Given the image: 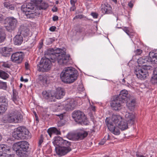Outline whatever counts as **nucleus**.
Masks as SVG:
<instances>
[{
    "instance_id": "nucleus-30",
    "label": "nucleus",
    "mask_w": 157,
    "mask_h": 157,
    "mask_svg": "<svg viewBox=\"0 0 157 157\" xmlns=\"http://www.w3.org/2000/svg\"><path fill=\"white\" fill-rule=\"evenodd\" d=\"M8 101L7 99L4 97H0V105L3 107H5V109H7Z\"/></svg>"
},
{
    "instance_id": "nucleus-56",
    "label": "nucleus",
    "mask_w": 157,
    "mask_h": 157,
    "mask_svg": "<svg viewBox=\"0 0 157 157\" xmlns=\"http://www.w3.org/2000/svg\"><path fill=\"white\" fill-rule=\"evenodd\" d=\"M42 0H34V2L37 4H41Z\"/></svg>"
},
{
    "instance_id": "nucleus-15",
    "label": "nucleus",
    "mask_w": 157,
    "mask_h": 157,
    "mask_svg": "<svg viewBox=\"0 0 157 157\" xmlns=\"http://www.w3.org/2000/svg\"><path fill=\"white\" fill-rule=\"evenodd\" d=\"M123 103L121 100L115 98L111 102L110 106L113 110L115 111H119L121 109V103Z\"/></svg>"
},
{
    "instance_id": "nucleus-36",
    "label": "nucleus",
    "mask_w": 157,
    "mask_h": 157,
    "mask_svg": "<svg viewBox=\"0 0 157 157\" xmlns=\"http://www.w3.org/2000/svg\"><path fill=\"white\" fill-rule=\"evenodd\" d=\"M18 97L17 93L16 92L13 91V94L12 96V99L13 101L15 103H17V99Z\"/></svg>"
},
{
    "instance_id": "nucleus-63",
    "label": "nucleus",
    "mask_w": 157,
    "mask_h": 157,
    "mask_svg": "<svg viewBox=\"0 0 157 157\" xmlns=\"http://www.w3.org/2000/svg\"><path fill=\"white\" fill-rule=\"evenodd\" d=\"M58 116H60V119H63V114H60V115H57Z\"/></svg>"
},
{
    "instance_id": "nucleus-45",
    "label": "nucleus",
    "mask_w": 157,
    "mask_h": 157,
    "mask_svg": "<svg viewBox=\"0 0 157 157\" xmlns=\"http://www.w3.org/2000/svg\"><path fill=\"white\" fill-rule=\"evenodd\" d=\"M83 17L84 15L83 14L78 15L75 16L73 18V19L75 20L78 18L81 19Z\"/></svg>"
},
{
    "instance_id": "nucleus-54",
    "label": "nucleus",
    "mask_w": 157,
    "mask_h": 157,
    "mask_svg": "<svg viewBox=\"0 0 157 157\" xmlns=\"http://www.w3.org/2000/svg\"><path fill=\"white\" fill-rule=\"evenodd\" d=\"M25 67L26 69L28 70L29 68V65L27 62L25 63Z\"/></svg>"
},
{
    "instance_id": "nucleus-43",
    "label": "nucleus",
    "mask_w": 157,
    "mask_h": 157,
    "mask_svg": "<svg viewBox=\"0 0 157 157\" xmlns=\"http://www.w3.org/2000/svg\"><path fill=\"white\" fill-rule=\"evenodd\" d=\"M136 56L140 55L142 52V50L140 49H137L134 52Z\"/></svg>"
},
{
    "instance_id": "nucleus-39",
    "label": "nucleus",
    "mask_w": 157,
    "mask_h": 157,
    "mask_svg": "<svg viewBox=\"0 0 157 157\" xmlns=\"http://www.w3.org/2000/svg\"><path fill=\"white\" fill-rule=\"evenodd\" d=\"M54 53L53 49L52 48H49L45 52V56H48L49 57L52 54Z\"/></svg>"
},
{
    "instance_id": "nucleus-19",
    "label": "nucleus",
    "mask_w": 157,
    "mask_h": 157,
    "mask_svg": "<svg viewBox=\"0 0 157 157\" xmlns=\"http://www.w3.org/2000/svg\"><path fill=\"white\" fill-rule=\"evenodd\" d=\"M125 117L128 125L131 126L135 123V116L132 113L126 112Z\"/></svg>"
},
{
    "instance_id": "nucleus-59",
    "label": "nucleus",
    "mask_w": 157,
    "mask_h": 157,
    "mask_svg": "<svg viewBox=\"0 0 157 157\" xmlns=\"http://www.w3.org/2000/svg\"><path fill=\"white\" fill-rule=\"evenodd\" d=\"M136 155L137 157H147L146 156H144L142 155H139L137 154Z\"/></svg>"
},
{
    "instance_id": "nucleus-22",
    "label": "nucleus",
    "mask_w": 157,
    "mask_h": 157,
    "mask_svg": "<svg viewBox=\"0 0 157 157\" xmlns=\"http://www.w3.org/2000/svg\"><path fill=\"white\" fill-rule=\"evenodd\" d=\"M65 93L63 89L58 88L56 90V92L54 93V96L55 98V101L56 99H59L62 98L65 95Z\"/></svg>"
},
{
    "instance_id": "nucleus-50",
    "label": "nucleus",
    "mask_w": 157,
    "mask_h": 157,
    "mask_svg": "<svg viewBox=\"0 0 157 157\" xmlns=\"http://www.w3.org/2000/svg\"><path fill=\"white\" fill-rule=\"evenodd\" d=\"M123 30L128 35H129V31L127 27H125L123 29Z\"/></svg>"
},
{
    "instance_id": "nucleus-61",
    "label": "nucleus",
    "mask_w": 157,
    "mask_h": 157,
    "mask_svg": "<svg viewBox=\"0 0 157 157\" xmlns=\"http://www.w3.org/2000/svg\"><path fill=\"white\" fill-rule=\"evenodd\" d=\"M92 110L93 111H95V106H92L91 107Z\"/></svg>"
},
{
    "instance_id": "nucleus-41",
    "label": "nucleus",
    "mask_w": 157,
    "mask_h": 157,
    "mask_svg": "<svg viewBox=\"0 0 157 157\" xmlns=\"http://www.w3.org/2000/svg\"><path fill=\"white\" fill-rule=\"evenodd\" d=\"M116 127V126H115L114 128V130L113 131H112L111 132L115 135H118L120 134V131Z\"/></svg>"
},
{
    "instance_id": "nucleus-32",
    "label": "nucleus",
    "mask_w": 157,
    "mask_h": 157,
    "mask_svg": "<svg viewBox=\"0 0 157 157\" xmlns=\"http://www.w3.org/2000/svg\"><path fill=\"white\" fill-rule=\"evenodd\" d=\"M112 119L113 121L112 122L116 126H117L118 123L120 121H121V118L120 116H119L114 115H113Z\"/></svg>"
},
{
    "instance_id": "nucleus-35",
    "label": "nucleus",
    "mask_w": 157,
    "mask_h": 157,
    "mask_svg": "<svg viewBox=\"0 0 157 157\" xmlns=\"http://www.w3.org/2000/svg\"><path fill=\"white\" fill-rule=\"evenodd\" d=\"M9 77V75L5 71L0 70V78L4 79H6L8 78Z\"/></svg>"
},
{
    "instance_id": "nucleus-26",
    "label": "nucleus",
    "mask_w": 157,
    "mask_h": 157,
    "mask_svg": "<svg viewBox=\"0 0 157 157\" xmlns=\"http://www.w3.org/2000/svg\"><path fill=\"white\" fill-rule=\"evenodd\" d=\"M23 12L25 14V17L27 18H35L37 16V13L34 11H28Z\"/></svg>"
},
{
    "instance_id": "nucleus-2",
    "label": "nucleus",
    "mask_w": 157,
    "mask_h": 157,
    "mask_svg": "<svg viewBox=\"0 0 157 157\" xmlns=\"http://www.w3.org/2000/svg\"><path fill=\"white\" fill-rule=\"evenodd\" d=\"M55 146V151L56 154L60 156L64 155L71 151L70 147V142L64 140L59 136L55 137L53 142Z\"/></svg>"
},
{
    "instance_id": "nucleus-21",
    "label": "nucleus",
    "mask_w": 157,
    "mask_h": 157,
    "mask_svg": "<svg viewBox=\"0 0 157 157\" xmlns=\"http://www.w3.org/2000/svg\"><path fill=\"white\" fill-rule=\"evenodd\" d=\"M19 32L20 33V35L24 36H28L30 33V30L28 27L21 25L19 29Z\"/></svg>"
},
{
    "instance_id": "nucleus-11",
    "label": "nucleus",
    "mask_w": 157,
    "mask_h": 157,
    "mask_svg": "<svg viewBox=\"0 0 157 157\" xmlns=\"http://www.w3.org/2000/svg\"><path fill=\"white\" fill-rule=\"evenodd\" d=\"M17 23V19L13 17H6L4 21V24L6 25V29L8 30H14L16 26Z\"/></svg>"
},
{
    "instance_id": "nucleus-42",
    "label": "nucleus",
    "mask_w": 157,
    "mask_h": 157,
    "mask_svg": "<svg viewBox=\"0 0 157 157\" xmlns=\"http://www.w3.org/2000/svg\"><path fill=\"white\" fill-rule=\"evenodd\" d=\"M109 135H107V137L105 136L102 140L99 143L101 145L104 144L105 141V140H107L109 139Z\"/></svg>"
},
{
    "instance_id": "nucleus-20",
    "label": "nucleus",
    "mask_w": 157,
    "mask_h": 157,
    "mask_svg": "<svg viewBox=\"0 0 157 157\" xmlns=\"http://www.w3.org/2000/svg\"><path fill=\"white\" fill-rule=\"evenodd\" d=\"M0 52L2 56L5 57H9L11 53L13 52V49L9 47L0 48Z\"/></svg>"
},
{
    "instance_id": "nucleus-28",
    "label": "nucleus",
    "mask_w": 157,
    "mask_h": 157,
    "mask_svg": "<svg viewBox=\"0 0 157 157\" xmlns=\"http://www.w3.org/2000/svg\"><path fill=\"white\" fill-rule=\"evenodd\" d=\"M47 132L50 137L52 135L56 134L59 135L60 134V132L56 128L52 127L48 129Z\"/></svg>"
},
{
    "instance_id": "nucleus-64",
    "label": "nucleus",
    "mask_w": 157,
    "mask_h": 157,
    "mask_svg": "<svg viewBox=\"0 0 157 157\" xmlns=\"http://www.w3.org/2000/svg\"><path fill=\"white\" fill-rule=\"evenodd\" d=\"M112 1L116 3H117V0H112Z\"/></svg>"
},
{
    "instance_id": "nucleus-37",
    "label": "nucleus",
    "mask_w": 157,
    "mask_h": 157,
    "mask_svg": "<svg viewBox=\"0 0 157 157\" xmlns=\"http://www.w3.org/2000/svg\"><path fill=\"white\" fill-rule=\"evenodd\" d=\"M7 87L6 82H4L0 81V89L6 90Z\"/></svg>"
},
{
    "instance_id": "nucleus-17",
    "label": "nucleus",
    "mask_w": 157,
    "mask_h": 157,
    "mask_svg": "<svg viewBox=\"0 0 157 157\" xmlns=\"http://www.w3.org/2000/svg\"><path fill=\"white\" fill-rule=\"evenodd\" d=\"M44 98L47 99L50 101H55V98L54 93L51 91H44L42 92Z\"/></svg>"
},
{
    "instance_id": "nucleus-62",
    "label": "nucleus",
    "mask_w": 157,
    "mask_h": 157,
    "mask_svg": "<svg viewBox=\"0 0 157 157\" xmlns=\"http://www.w3.org/2000/svg\"><path fill=\"white\" fill-rule=\"evenodd\" d=\"M43 44V42H41L40 43L39 49H40L42 47Z\"/></svg>"
},
{
    "instance_id": "nucleus-16",
    "label": "nucleus",
    "mask_w": 157,
    "mask_h": 157,
    "mask_svg": "<svg viewBox=\"0 0 157 157\" xmlns=\"http://www.w3.org/2000/svg\"><path fill=\"white\" fill-rule=\"evenodd\" d=\"M116 98L123 103L129 99L130 97V95L128 94V91L125 90H123L121 91L120 94Z\"/></svg>"
},
{
    "instance_id": "nucleus-4",
    "label": "nucleus",
    "mask_w": 157,
    "mask_h": 157,
    "mask_svg": "<svg viewBox=\"0 0 157 157\" xmlns=\"http://www.w3.org/2000/svg\"><path fill=\"white\" fill-rule=\"evenodd\" d=\"M49 57L51 60V63H54L57 61L59 64L63 66L68 64L70 60V55H66L65 52L63 53L54 52Z\"/></svg>"
},
{
    "instance_id": "nucleus-46",
    "label": "nucleus",
    "mask_w": 157,
    "mask_h": 157,
    "mask_svg": "<svg viewBox=\"0 0 157 157\" xmlns=\"http://www.w3.org/2000/svg\"><path fill=\"white\" fill-rule=\"evenodd\" d=\"M6 109H5V107H3L0 105V114L4 112Z\"/></svg>"
},
{
    "instance_id": "nucleus-33",
    "label": "nucleus",
    "mask_w": 157,
    "mask_h": 157,
    "mask_svg": "<svg viewBox=\"0 0 157 157\" xmlns=\"http://www.w3.org/2000/svg\"><path fill=\"white\" fill-rule=\"evenodd\" d=\"M0 146L3 153H6V152H10V147L5 144H0Z\"/></svg>"
},
{
    "instance_id": "nucleus-34",
    "label": "nucleus",
    "mask_w": 157,
    "mask_h": 157,
    "mask_svg": "<svg viewBox=\"0 0 157 157\" xmlns=\"http://www.w3.org/2000/svg\"><path fill=\"white\" fill-rule=\"evenodd\" d=\"M6 38V34L4 30L1 28H0V43L3 42Z\"/></svg>"
},
{
    "instance_id": "nucleus-18",
    "label": "nucleus",
    "mask_w": 157,
    "mask_h": 157,
    "mask_svg": "<svg viewBox=\"0 0 157 157\" xmlns=\"http://www.w3.org/2000/svg\"><path fill=\"white\" fill-rule=\"evenodd\" d=\"M101 10L102 13L104 14H111L112 13L111 6L109 4L107 3L101 4Z\"/></svg>"
},
{
    "instance_id": "nucleus-48",
    "label": "nucleus",
    "mask_w": 157,
    "mask_h": 157,
    "mask_svg": "<svg viewBox=\"0 0 157 157\" xmlns=\"http://www.w3.org/2000/svg\"><path fill=\"white\" fill-rule=\"evenodd\" d=\"M8 9L10 10H13L15 9L14 6L13 5L10 4Z\"/></svg>"
},
{
    "instance_id": "nucleus-10",
    "label": "nucleus",
    "mask_w": 157,
    "mask_h": 157,
    "mask_svg": "<svg viewBox=\"0 0 157 157\" xmlns=\"http://www.w3.org/2000/svg\"><path fill=\"white\" fill-rule=\"evenodd\" d=\"M72 117L78 123L84 125H86L88 124L86 117L82 111L79 110L74 111L72 113Z\"/></svg>"
},
{
    "instance_id": "nucleus-38",
    "label": "nucleus",
    "mask_w": 157,
    "mask_h": 157,
    "mask_svg": "<svg viewBox=\"0 0 157 157\" xmlns=\"http://www.w3.org/2000/svg\"><path fill=\"white\" fill-rule=\"evenodd\" d=\"M48 7V5L47 3L43 2L41 3L39 7V9L40 10H44L46 9Z\"/></svg>"
},
{
    "instance_id": "nucleus-1",
    "label": "nucleus",
    "mask_w": 157,
    "mask_h": 157,
    "mask_svg": "<svg viewBox=\"0 0 157 157\" xmlns=\"http://www.w3.org/2000/svg\"><path fill=\"white\" fill-rule=\"evenodd\" d=\"M151 62L153 63H157V53H154L153 52H150L149 56L146 58H140L137 60V62L139 65H143L144 67L140 69H136L134 73L137 77L141 80L145 79L148 75L147 69L148 67L146 64L147 62Z\"/></svg>"
},
{
    "instance_id": "nucleus-31",
    "label": "nucleus",
    "mask_w": 157,
    "mask_h": 157,
    "mask_svg": "<svg viewBox=\"0 0 157 157\" xmlns=\"http://www.w3.org/2000/svg\"><path fill=\"white\" fill-rule=\"evenodd\" d=\"M151 81L152 83H157V67L154 69L153 76L151 77Z\"/></svg>"
},
{
    "instance_id": "nucleus-57",
    "label": "nucleus",
    "mask_w": 157,
    "mask_h": 157,
    "mask_svg": "<svg viewBox=\"0 0 157 157\" xmlns=\"http://www.w3.org/2000/svg\"><path fill=\"white\" fill-rule=\"evenodd\" d=\"M58 17L57 16H54L52 18L53 20L56 21L58 20Z\"/></svg>"
},
{
    "instance_id": "nucleus-51",
    "label": "nucleus",
    "mask_w": 157,
    "mask_h": 157,
    "mask_svg": "<svg viewBox=\"0 0 157 157\" xmlns=\"http://www.w3.org/2000/svg\"><path fill=\"white\" fill-rule=\"evenodd\" d=\"M4 6L7 8H8L9 6L10 5V3L7 2H5L4 3Z\"/></svg>"
},
{
    "instance_id": "nucleus-14",
    "label": "nucleus",
    "mask_w": 157,
    "mask_h": 157,
    "mask_svg": "<svg viewBox=\"0 0 157 157\" xmlns=\"http://www.w3.org/2000/svg\"><path fill=\"white\" fill-rule=\"evenodd\" d=\"M65 109L67 111L74 109L76 106V102L74 99H68L63 104Z\"/></svg>"
},
{
    "instance_id": "nucleus-27",
    "label": "nucleus",
    "mask_w": 157,
    "mask_h": 157,
    "mask_svg": "<svg viewBox=\"0 0 157 157\" xmlns=\"http://www.w3.org/2000/svg\"><path fill=\"white\" fill-rule=\"evenodd\" d=\"M128 124L127 122L124 121H121L118 123L117 126H118L121 130L123 131L127 129L128 128Z\"/></svg>"
},
{
    "instance_id": "nucleus-3",
    "label": "nucleus",
    "mask_w": 157,
    "mask_h": 157,
    "mask_svg": "<svg viewBox=\"0 0 157 157\" xmlns=\"http://www.w3.org/2000/svg\"><path fill=\"white\" fill-rule=\"evenodd\" d=\"M78 71L72 67H66L60 74L62 81L65 83H70L77 79Z\"/></svg>"
},
{
    "instance_id": "nucleus-53",
    "label": "nucleus",
    "mask_w": 157,
    "mask_h": 157,
    "mask_svg": "<svg viewBox=\"0 0 157 157\" xmlns=\"http://www.w3.org/2000/svg\"><path fill=\"white\" fill-rule=\"evenodd\" d=\"M76 2V0H71L70 2L71 4L73 6H75V4Z\"/></svg>"
},
{
    "instance_id": "nucleus-13",
    "label": "nucleus",
    "mask_w": 157,
    "mask_h": 157,
    "mask_svg": "<svg viewBox=\"0 0 157 157\" xmlns=\"http://www.w3.org/2000/svg\"><path fill=\"white\" fill-rule=\"evenodd\" d=\"M39 4L34 2V0H31L30 2L23 5L21 6V10L23 12L33 11L37 5Z\"/></svg>"
},
{
    "instance_id": "nucleus-23",
    "label": "nucleus",
    "mask_w": 157,
    "mask_h": 157,
    "mask_svg": "<svg viewBox=\"0 0 157 157\" xmlns=\"http://www.w3.org/2000/svg\"><path fill=\"white\" fill-rule=\"evenodd\" d=\"M13 41L15 45H20L23 41V37L21 35L17 34L13 38Z\"/></svg>"
},
{
    "instance_id": "nucleus-29",
    "label": "nucleus",
    "mask_w": 157,
    "mask_h": 157,
    "mask_svg": "<svg viewBox=\"0 0 157 157\" xmlns=\"http://www.w3.org/2000/svg\"><path fill=\"white\" fill-rule=\"evenodd\" d=\"M38 80L40 83L45 85L47 84V77L46 75H39L38 76Z\"/></svg>"
},
{
    "instance_id": "nucleus-9",
    "label": "nucleus",
    "mask_w": 157,
    "mask_h": 157,
    "mask_svg": "<svg viewBox=\"0 0 157 157\" xmlns=\"http://www.w3.org/2000/svg\"><path fill=\"white\" fill-rule=\"evenodd\" d=\"M23 119V116L20 113L15 110L11 112L6 118L7 121L9 123H18L21 122Z\"/></svg>"
},
{
    "instance_id": "nucleus-58",
    "label": "nucleus",
    "mask_w": 157,
    "mask_h": 157,
    "mask_svg": "<svg viewBox=\"0 0 157 157\" xmlns=\"http://www.w3.org/2000/svg\"><path fill=\"white\" fill-rule=\"evenodd\" d=\"M128 6L132 8L133 6V4L132 2H130L128 3Z\"/></svg>"
},
{
    "instance_id": "nucleus-55",
    "label": "nucleus",
    "mask_w": 157,
    "mask_h": 157,
    "mask_svg": "<svg viewBox=\"0 0 157 157\" xmlns=\"http://www.w3.org/2000/svg\"><path fill=\"white\" fill-rule=\"evenodd\" d=\"M21 81H24L25 82H27L28 81V79L26 78V79H24L23 77H21L20 79Z\"/></svg>"
},
{
    "instance_id": "nucleus-47",
    "label": "nucleus",
    "mask_w": 157,
    "mask_h": 157,
    "mask_svg": "<svg viewBox=\"0 0 157 157\" xmlns=\"http://www.w3.org/2000/svg\"><path fill=\"white\" fill-rule=\"evenodd\" d=\"M91 15L94 18H97L98 17V14L96 13L92 12L91 13Z\"/></svg>"
},
{
    "instance_id": "nucleus-40",
    "label": "nucleus",
    "mask_w": 157,
    "mask_h": 157,
    "mask_svg": "<svg viewBox=\"0 0 157 157\" xmlns=\"http://www.w3.org/2000/svg\"><path fill=\"white\" fill-rule=\"evenodd\" d=\"M0 65L8 68H10V65L7 62H2L0 63Z\"/></svg>"
},
{
    "instance_id": "nucleus-24",
    "label": "nucleus",
    "mask_w": 157,
    "mask_h": 157,
    "mask_svg": "<svg viewBox=\"0 0 157 157\" xmlns=\"http://www.w3.org/2000/svg\"><path fill=\"white\" fill-rule=\"evenodd\" d=\"M127 102V106L128 109L131 111L133 110L135 108L136 101L134 99H131L130 98L129 100L128 99Z\"/></svg>"
},
{
    "instance_id": "nucleus-60",
    "label": "nucleus",
    "mask_w": 157,
    "mask_h": 157,
    "mask_svg": "<svg viewBox=\"0 0 157 157\" xmlns=\"http://www.w3.org/2000/svg\"><path fill=\"white\" fill-rule=\"evenodd\" d=\"M75 9V6H72V7H71V10L74 11Z\"/></svg>"
},
{
    "instance_id": "nucleus-49",
    "label": "nucleus",
    "mask_w": 157,
    "mask_h": 157,
    "mask_svg": "<svg viewBox=\"0 0 157 157\" xmlns=\"http://www.w3.org/2000/svg\"><path fill=\"white\" fill-rule=\"evenodd\" d=\"M56 29V27L55 26H52L49 28V30L52 32H54L55 31Z\"/></svg>"
},
{
    "instance_id": "nucleus-25",
    "label": "nucleus",
    "mask_w": 157,
    "mask_h": 157,
    "mask_svg": "<svg viewBox=\"0 0 157 157\" xmlns=\"http://www.w3.org/2000/svg\"><path fill=\"white\" fill-rule=\"evenodd\" d=\"M105 122L109 130L112 132L114 130V128L116 126L114 124L111 122V121L108 118H106L105 120Z\"/></svg>"
},
{
    "instance_id": "nucleus-44",
    "label": "nucleus",
    "mask_w": 157,
    "mask_h": 157,
    "mask_svg": "<svg viewBox=\"0 0 157 157\" xmlns=\"http://www.w3.org/2000/svg\"><path fill=\"white\" fill-rule=\"evenodd\" d=\"M43 141V137L42 135H41V137L40 139L39 140L38 142V146H40L41 144Z\"/></svg>"
},
{
    "instance_id": "nucleus-6",
    "label": "nucleus",
    "mask_w": 157,
    "mask_h": 157,
    "mask_svg": "<svg viewBox=\"0 0 157 157\" xmlns=\"http://www.w3.org/2000/svg\"><path fill=\"white\" fill-rule=\"evenodd\" d=\"M88 135V132L82 128L78 129L75 133H68L67 137L70 140H79L83 139Z\"/></svg>"
},
{
    "instance_id": "nucleus-8",
    "label": "nucleus",
    "mask_w": 157,
    "mask_h": 157,
    "mask_svg": "<svg viewBox=\"0 0 157 157\" xmlns=\"http://www.w3.org/2000/svg\"><path fill=\"white\" fill-rule=\"evenodd\" d=\"M51 60L45 57H43L40 60L39 64L37 65V70L40 72H47L51 69Z\"/></svg>"
},
{
    "instance_id": "nucleus-5",
    "label": "nucleus",
    "mask_w": 157,
    "mask_h": 157,
    "mask_svg": "<svg viewBox=\"0 0 157 157\" xmlns=\"http://www.w3.org/2000/svg\"><path fill=\"white\" fill-rule=\"evenodd\" d=\"M29 146V144L27 142L23 141L14 144L13 148L16 151V154L20 157H25Z\"/></svg>"
},
{
    "instance_id": "nucleus-7",
    "label": "nucleus",
    "mask_w": 157,
    "mask_h": 157,
    "mask_svg": "<svg viewBox=\"0 0 157 157\" xmlns=\"http://www.w3.org/2000/svg\"><path fill=\"white\" fill-rule=\"evenodd\" d=\"M29 132L28 130L23 127H19L14 130L12 133L14 138L18 140L25 139L28 136Z\"/></svg>"
},
{
    "instance_id": "nucleus-52",
    "label": "nucleus",
    "mask_w": 157,
    "mask_h": 157,
    "mask_svg": "<svg viewBox=\"0 0 157 157\" xmlns=\"http://www.w3.org/2000/svg\"><path fill=\"white\" fill-rule=\"evenodd\" d=\"M4 19V16L0 14V22H1Z\"/></svg>"
},
{
    "instance_id": "nucleus-12",
    "label": "nucleus",
    "mask_w": 157,
    "mask_h": 157,
    "mask_svg": "<svg viewBox=\"0 0 157 157\" xmlns=\"http://www.w3.org/2000/svg\"><path fill=\"white\" fill-rule=\"evenodd\" d=\"M24 54L21 52H17L13 53L11 56V60L17 64L21 63L24 58Z\"/></svg>"
}]
</instances>
